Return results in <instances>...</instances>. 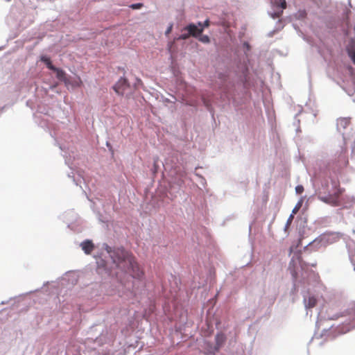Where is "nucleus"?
<instances>
[{"mask_svg": "<svg viewBox=\"0 0 355 355\" xmlns=\"http://www.w3.org/2000/svg\"><path fill=\"white\" fill-rule=\"evenodd\" d=\"M198 26H198V28H201V27H203V28H204V26H203V23L198 22Z\"/></svg>", "mask_w": 355, "mask_h": 355, "instance_id": "21", "label": "nucleus"}, {"mask_svg": "<svg viewBox=\"0 0 355 355\" xmlns=\"http://www.w3.org/2000/svg\"><path fill=\"white\" fill-rule=\"evenodd\" d=\"M332 184L334 187L333 193L327 196H319L318 198L322 202L333 207H338L342 205V196L345 191V189L340 187L338 180H333Z\"/></svg>", "mask_w": 355, "mask_h": 355, "instance_id": "2", "label": "nucleus"}, {"mask_svg": "<svg viewBox=\"0 0 355 355\" xmlns=\"http://www.w3.org/2000/svg\"><path fill=\"white\" fill-rule=\"evenodd\" d=\"M293 214H292L291 215H290L288 220H287V223H286V225L288 226L290 225V224L292 223L293 220Z\"/></svg>", "mask_w": 355, "mask_h": 355, "instance_id": "16", "label": "nucleus"}, {"mask_svg": "<svg viewBox=\"0 0 355 355\" xmlns=\"http://www.w3.org/2000/svg\"><path fill=\"white\" fill-rule=\"evenodd\" d=\"M134 296V294H133V292L132 291H130L128 293V295H127V297H125L127 300L130 299V298H132V297Z\"/></svg>", "mask_w": 355, "mask_h": 355, "instance_id": "18", "label": "nucleus"}, {"mask_svg": "<svg viewBox=\"0 0 355 355\" xmlns=\"http://www.w3.org/2000/svg\"><path fill=\"white\" fill-rule=\"evenodd\" d=\"M280 1V4H279V6L282 8V9H285L286 8V0H279Z\"/></svg>", "mask_w": 355, "mask_h": 355, "instance_id": "15", "label": "nucleus"}, {"mask_svg": "<svg viewBox=\"0 0 355 355\" xmlns=\"http://www.w3.org/2000/svg\"><path fill=\"white\" fill-rule=\"evenodd\" d=\"M53 71H55L56 73V77L59 80L64 81V82L67 81V79L66 77V73L62 69L55 67V69H54Z\"/></svg>", "mask_w": 355, "mask_h": 355, "instance_id": "7", "label": "nucleus"}, {"mask_svg": "<svg viewBox=\"0 0 355 355\" xmlns=\"http://www.w3.org/2000/svg\"><path fill=\"white\" fill-rule=\"evenodd\" d=\"M129 86L128 80L125 78H121L113 86V89L118 95L123 96Z\"/></svg>", "mask_w": 355, "mask_h": 355, "instance_id": "3", "label": "nucleus"}, {"mask_svg": "<svg viewBox=\"0 0 355 355\" xmlns=\"http://www.w3.org/2000/svg\"><path fill=\"white\" fill-rule=\"evenodd\" d=\"M295 191L297 194H301L303 193L304 191V187L302 185H297L296 187H295Z\"/></svg>", "mask_w": 355, "mask_h": 355, "instance_id": "12", "label": "nucleus"}, {"mask_svg": "<svg viewBox=\"0 0 355 355\" xmlns=\"http://www.w3.org/2000/svg\"><path fill=\"white\" fill-rule=\"evenodd\" d=\"M302 202L303 200H300L297 204L295 206V207L292 210V214H296L300 209L301 208L302 205Z\"/></svg>", "mask_w": 355, "mask_h": 355, "instance_id": "10", "label": "nucleus"}, {"mask_svg": "<svg viewBox=\"0 0 355 355\" xmlns=\"http://www.w3.org/2000/svg\"><path fill=\"white\" fill-rule=\"evenodd\" d=\"M183 31H187V32H189V35H191V36L196 37L202 33L203 27L198 28L194 24H190L186 27H184Z\"/></svg>", "mask_w": 355, "mask_h": 355, "instance_id": "4", "label": "nucleus"}, {"mask_svg": "<svg viewBox=\"0 0 355 355\" xmlns=\"http://www.w3.org/2000/svg\"><path fill=\"white\" fill-rule=\"evenodd\" d=\"M41 60L45 63V64L46 65V67H47L49 69H51V70H52V71H53L54 69H55V67H54V66L52 64L51 61V59H50L49 58H48V57H45V56H43V57H42Z\"/></svg>", "mask_w": 355, "mask_h": 355, "instance_id": "9", "label": "nucleus"}, {"mask_svg": "<svg viewBox=\"0 0 355 355\" xmlns=\"http://www.w3.org/2000/svg\"><path fill=\"white\" fill-rule=\"evenodd\" d=\"M198 40H199V41H200L201 42L205 43V44L209 43L210 42L209 36H207L206 35H200Z\"/></svg>", "mask_w": 355, "mask_h": 355, "instance_id": "11", "label": "nucleus"}, {"mask_svg": "<svg viewBox=\"0 0 355 355\" xmlns=\"http://www.w3.org/2000/svg\"><path fill=\"white\" fill-rule=\"evenodd\" d=\"M143 6L142 3H134L130 6V8L132 9H139Z\"/></svg>", "mask_w": 355, "mask_h": 355, "instance_id": "14", "label": "nucleus"}, {"mask_svg": "<svg viewBox=\"0 0 355 355\" xmlns=\"http://www.w3.org/2000/svg\"><path fill=\"white\" fill-rule=\"evenodd\" d=\"M209 26V19H207L205 21V22L203 23V26L204 28H207Z\"/></svg>", "mask_w": 355, "mask_h": 355, "instance_id": "17", "label": "nucleus"}, {"mask_svg": "<svg viewBox=\"0 0 355 355\" xmlns=\"http://www.w3.org/2000/svg\"><path fill=\"white\" fill-rule=\"evenodd\" d=\"M351 123V119L343 117L340 118L337 121V125L338 128H341L343 129H345Z\"/></svg>", "mask_w": 355, "mask_h": 355, "instance_id": "6", "label": "nucleus"}, {"mask_svg": "<svg viewBox=\"0 0 355 355\" xmlns=\"http://www.w3.org/2000/svg\"><path fill=\"white\" fill-rule=\"evenodd\" d=\"M171 29H172V26H170L167 31H166V34H168L171 31Z\"/></svg>", "mask_w": 355, "mask_h": 355, "instance_id": "20", "label": "nucleus"}, {"mask_svg": "<svg viewBox=\"0 0 355 355\" xmlns=\"http://www.w3.org/2000/svg\"><path fill=\"white\" fill-rule=\"evenodd\" d=\"M291 274L295 279L297 278V272L294 269L291 270Z\"/></svg>", "mask_w": 355, "mask_h": 355, "instance_id": "19", "label": "nucleus"}, {"mask_svg": "<svg viewBox=\"0 0 355 355\" xmlns=\"http://www.w3.org/2000/svg\"><path fill=\"white\" fill-rule=\"evenodd\" d=\"M191 35H189V32L187 33H182L180 37L178 38V40H187L188 39Z\"/></svg>", "mask_w": 355, "mask_h": 355, "instance_id": "13", "label": "nucleus"}, {"mask_svg": "<svg viewBox=\"0 0 355 355\" xmlns=\"http://www.w3.org/2000/svg\"><path fill=\"white\" fill-rule=\"evenodd\" d=\"M83 250L85 252V254H89L94 249V245L92 241L86 240L81 243L80 244Z\"/></svg>", "mask_w": 355, "mask_h": 355, "instance_id": "5", "label": "nucleus"}, {"mask_svg": "<svg viewBox=\"0 0 355 355\" xmlns=\"http://www.w3.org/2000/svg\"><path fill=\"white\" fill-rule=\"evenodd\" d=\"M306 306L307 308H313L316 305L317 300L315 297H309L307 300H305Z\"/></svg>", "mask_w": 355, "mask_h": 355, "instance_id": "8", "label": "nucleus"}, {"mask_svg": "<svg viewBox=\"0 0 355 355\" xmlns=\"http://www.w3.org/2000/svg\"><path fill=\"white\" fill-rule=\"evenodd\" d=\"M113 263L116 267L126 273L130 274L135 279H141L144 275V271L139 268L135 257L122 248H106Z\"/></svg>", "mask_w": 355, "mask_h": 355, "instance_id": "1", "label": "nucleus"}]
</instances>
